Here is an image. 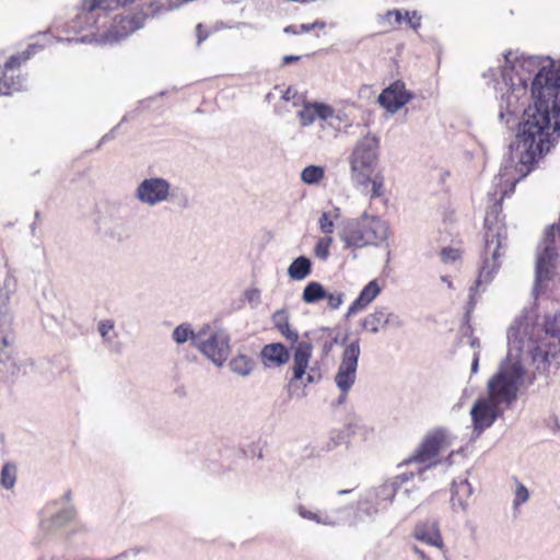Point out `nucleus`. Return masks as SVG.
<instances>
[{"mask_svg": "<svg viewBox=\"0 0 560 560\" xmlns=\"http://www.w3.org/2000/svg\"><path fill=\"white\" fill-rule=\"evenodd\" d=\"M483 78L494 83L495 98L502 104L516 105L529 93L533 105H560V62L549 56L508 50Z\"/></svg>", "mask_w": 560, "mask_h": 560, "instance_id": "nucleus-1", "label": "nucleus"}, {"mask_svg": "<svg viewBox=\"0 0 560 560\" xmlns=\"http://www.w3.org/2000/svg\"><path fill=\"white\" fill-rule=\"evenodd\" d=\"M158 0H83L62 32L80 35L56 37L59 43L113 45L141 28L155 12Z\"/></svg>", "mask_w": 560, "mask_h": 560, "instance_id": "nucleus-2", "label": "nucleus"}, {"mask_svg": "<svg viewBox=\"0 0 560 560\" xmlns=\"http://www.w3.org/2000/svg\"><path fill=\"white\" fill-rule=\"evenodd\" d=\"M509 354L515 349L525 352L524 361L532 369L528 382L537 375H548L552 366L560 364V313L539 317L534 310L523 312L508 330ZM516 354L515 361H522ZM512 360V357H510Z\"/></svg>", "mask_w": 560, "mask_h": 560, "instance_id": "nucleus-3", "label": "nucleus"}, {"mask_svg": "<svg viewBox=\"0 0 560 560\" xmlns=\"http://www.w3.org/2000/svg\"><path fill=\"white\" fill-rule=\"evenodd\" d=\"M559 132L560 107H525L515 139L520 162L534 165L555 145Z\"/></svg>", "mask_w": 560, "mask_h": 560, "instance_id": "nucleus-4", "label": "nucleus"}, {"mask_svg": "<svg viewBox=\"0 0 560 560\" xmlns=\"http://www.w3.org/2000/svg\"><path fill=\"white\" fill-rule=\"evenodd\" d=\"M378 161L380 139L370 133L355 143L348 158L353 186L370 199L381 198L386 191L385 177L381 171H377Z\"/></svg>", "mask_w": 560, "mask_h": 560, "instance_id": "nucleus-5", "label": "nucleus"}, {"mask_svg": "<svg viewBox=\"0 0 560 560\" xmlns=\"http://www.w3.org/2000/svg\"><path fill=\"white\" fill-rule=\"evenodd\" d=\"M508 360L501 364L499 371L488 381V398L499 406L509 407L516 398L520 385L526 376V371L520 361Z\"/></svg>", "mask_w": 560, "mask_h": 560, "instance_id": "nucleus-6", "label": "nucleus"}, {"mask_svg": "<svg viewBox=\"0 0 560 560\" xmlns=\"http://www.w3.org/2000/svg\"><path fill=\"white\" fill-rule=\"evenodd\" d=\"M388 228L377 217L364 215L358 222L346 229L342 241L348 247L362 248L378 245L387 238Z\"/></svg>", "mask_w": 560, "mask_h": 560, "instance_id": "nucleus-7", "label": "nucleus"}, {"mask_svg": "<svg viewBox=\"0 0 560 560\" xmlns=\"http://www.w3.org/2000/svg\"><path fill=\"white\" fill-rule=\"evenodd\" d=\"M451 445V441L446 432L442 429H436L429 432L415 452L406 458L402 464H419L422 472L440 463L439 456L442 452L446 451Z\"/></svg>", "mask_w": 560, "mask_h": 560, "instance_id": "nucleus-8", "label": "nucleus"}, {"mask_svg": "<svg viewBox=\"0 0 560 560\" xmlns=\"http://www.w3.org/2000/svg\"><path fill=\"white\" fill-rule=\"evenodd\" d=\"M503 197L489 207L485 218V255H491L493 264L498 261L502 241L506 237V225L502 209Z\"/></svg>", "mask_w": 560, "mask_h": 560, "instance_id": "nucleus-9", "label": "nucleus"}, {"mask_svg": "<svg viewBox=\"0 0 560 560\" xmlns=\"http://www.w3.org/2000/svg\"><path fill=\"white\" fill-rule=\"evenodd\" d=\"M25 62L21 54L12 55L0 68V96L12 95L26 89L27 78L20 73L19 68Z\"/></svg>", "mask_w": 560, "mask_h": 560, "instance_id": "nucleus-10", "label": "nucleus"}, {"mask_svg": "<svg viewBox=\"0 0 560 560\" xmlns=\"http://www.w3.org/2000/svg\"><path fill=\"white\" fill-rule=\"evenodd\" d=\"M312 355L313 346L311 342H298L293 352V376L291 382H303L304 385H307L317 383L322 378V374L319 372H316L314 368H312L310 372L306 374V370L308 369Z\"/></svg>", "mask_w": 560, "mask_h": 560, "instance_id": "nucleus-11", "label": "nucleus"}, {"mask_svg": "<svg viewBox=\"0 0 560 560\" xmlns=\"http://www.w3.org/2000/svg\"><path fill=\"white\" fill-rule=\"evenodd\" d=\"M360 355L359 341H353L348 345L342 353V360L339 365L338 372L335 376V382L342 394H347L355 382L358 359Z\"/></svg>", "mask_w": 560, "mask_h": 560, "instance_id": "nucleus-12", "label": "nucleus"}, {"mask_svg": "<svg viewBox=\"0 0 560 560\" xmlns=\"http://www.w3.org/2000/svg\"><path fill=\"white\" fill-rule=\"evenodd\" d=\"M170 184L163 178L144 179L137 188V197L148 205H155L167 199Z\"/></svg>", "mask_w": 560, "mask_h": 560, "instance_id": "nucleus-13", "label": "nucleus"}, {"mask_svg": "<svg viewBox=\"0 0 560 560\" xmlns=\"http://www.w3.org/2000/svg\"><path fill=\"white\" fill-rule=\"evenodd\" d=\"M470 413L475 429L485 430L491 427L500 415V406L489 398H479L474 404Z\"/></svg>", "mask_w": 560, "mask_h": 560, "instance_id": "nucleus-14", "label": "nucleus"}, {"mask_svg": "<svg viewBox=\"0 0 560 560\" xmlns=\"http://www.w3.org/2000/svg\"><path fill=\"white\" fill-rule=\"evenodd\" d=\"M198 349L218 365L226 360L230 351L228 338L212 334L206 341L196 342Z\"/></svg>", "mask_w": 560, "mask_h": 560, "instance_id": "nucleus-15", "label": "nucleus"}, {"mask_svg": "<svg viewBox=\"0 0 560 560\" xmlns=\"http://www.w3.org/2000/svg\"><path fill=\"white\" fill-rule=\"evenodd\" d=\"M398 316L382 307L366 315L362 320V328L369 332L375 334L387 326H400Z\"/></svg>", "mask_w": 560, "mask_h": 560, "instance_id": "nucleus-16", "label": "nucleus"}, {"mask_svg": "<svg viewBox=\"0 0 560 560\" xmlns=\"http://www.w3.org/2000/svg\"><path fill=\"white\" fill-rule=\"evenodd\" d=\"M412 100V93L407 91L405 83L395 81L377 96L378 105H407Z\"/></svg>", "mask_w": 560, "mask_h": 560, "instance_id": "nucleus-17", "label": "nucleus"}, {"mask_svg": "<svg viewBox=\"0 0 560 560\" xmlns=\"http://www.w3.org/2000/svg\"><path fill=\"white\" fill-rule=\"evenodd\" d=\"M557 257V249L555 244H545L539 252L536 261V279L541 282L550 278L555 260Z\"/></svg>", "mask_w": 560, "mask_h": 560, "instance_id": "nucleus-18", "label": "nucleus"}, {"mask_svg": "<svg viewBox=\"0 0 560 560\" xmlns=\"http://www.w3.org/2000/svg\"><path fill=\"white\" fill-rule=\"evenodd\" d=\"M260 359L266 368H278L289 361L290 353L282 343L273 342L262 347Z\"/></svg>", "mask_w": 560, "mask_h": 560, "instance_id": "nucleus-19", "label": "nucleus"}, {"mask_svg": "<svg viewBox=\"0 0 560 560\" xmlns=\"http://www.w3.org/2000/svg\"><path fill=\"white\" fill-rule=\"evenodd\" d=\"M381 293V287L377 280L370 281L360 292L359 296L349 306L348 314H357L365 310Z\"/></svg>", "mask_w": 560, "mask_h": 560, "instance_id": "nucleus-20", "label": "nucleus"}, {"mask_svg": "<svg viewBox=\"0 0 560 560\" xmlns=\"http://www.w3.org/2000/svg\"><path fill=\"white\" fill-rule=\"evenodd\" d=\"M413 536L417 540L430 546L442 548L443 539L435 524L420 523L415 527Z\"/></svg>", "mask_w": 560, "mask_h": 560, "instance_id": "nucleus-21", "label": "nucleus"}, {"mask_svg": "<svg viewBox=\"0 0 560 560\" xmlns=\"http://www.w3.org/2000/svg\"><path fill=\"white\" fill-rule=\"evenodd\" d=\"M412 472H405L397 475L392 480L384 482L378 489H377V498L384 501H387L388 503H392L395 494L405 482L411 480L413 478Z\"/></svg>", "mask_w": 560, "mask_h": 560, "instance_id": "nucleus-22", "label": "nucleus"}, {"mask_svg": "<svg viewBox=\"0 0 560 560\" xmlns=\"http://www.w3.org/2000/svg\"><path fill=\"white\" fill-rule=\"evenodd\" d=\"M272 323L275 328L288 341L295 343L299 339L296 330L291 328L289 314L285 310H280L273 313Z\"/></svg>", "mask_w": 560, "mask_h": 560, "instance_id": "nucleus-23", "label": "nucleus"}, {"mask_svg": "<svg viewBox=\"0 0 560 560\" xmlns=\"http://www.w3.org/2000/svg\"><path fill=\"white\" fill-rule=\"evenodd\" d=\"M312 271V262L305 256H300L293 260L288 269V273L293 280H303Z\"/></svg>", "mask_w": 560, "mask_h": 560, "instance_id": "nucleus-24", "label": "nucleus"}, {"mask_svg": "<svg viewBox=\"0 0 560 560\" xmlns=\"http://www.w3.org/2000/svg\"><path fill=\"white\" fill-rule=\"evenodd\" d=\"M254 366L253 359L245 354H238L230 361L231 370L241 376L249 375Z\"/></svg>", "mask_w": 560, "mask_h": 560, "instance_id": "nucleus-25", "label": "nucleus"}, {"mask_svg": "<svg viewBox=\"0 0 560 560\" xmlns=\"http://www.w3.org/2000/svg\"><path fill=\"white\" fill-rule=\"evenodd\" d=\"M326 296L324 287L316 281L310 282L303 291L302 299L307 304L316 303Z\"/></svg>", "mask_w": 560, "mask_h": 560, "instance_id": "nucleus-26", "label": "nucleus"}, {"mask_svg": "<svg viewBox=\"0 0 560 560\" xmlns=\"http://www.w3.org/2000/svg\"><path fill=\"white\" fill-rule=\"evenodd\" d=\"M464 254V249L462 247V242H458V246H444L440 250V259L444 265L454 264L456 261L462 260Z\"/></svg>", "mask_w": 560, "mask_h": 560, "instance_id": "nucleus-27", "label": "nucleus"}, {"mask_svg": "<svg viewBox=\"0 0 560 560\" xmlns=\"http://www.w3.org/2000/svg\"><path fill=\"white\" fill-rule=\"evenodd\" d=\"M325 176V171L322 166L310 165L306 166L301 174L303 183L314 185L319 183Z\"/></svg>", "mask_w": 560, "mask_h": 560, "instance_id": "nucleus-28", "label": "nucleus"}, {"mask_svg": "<svg viewBox=\"0 0 560 560\" xmlns=\"http://www.w3.org/2000/svg\"><path fill=\"white\" fill-rule=\"evenodd\" d=\"M13 359L12 339L9 334L0 332V363H8Z\"/></svg>", "mask_w": 560, "mask_h": 560, "instance_id": "nucleus-29", "label": "nucleus"}, {"mask_svg": "<svg viewBox=\"0 0 560 560\" xmlns=\"http://www.w3.org/2000/svg\"><path fill=\"white\" fill-rule=\"evenodd\" d=\"M16 480V467L11 463H7L3 465L1 470V486L5 489H11L14 487Z\"/></svg>", "mask_w": 560, "mask_h": 560, "instance_id": "nucleus-30", "label": "nucleus"}, {"mask_svg": "<svg viewBox=\"0 0 560 560\" xmlns=\"http://www.w3.org/2000/svg\"><path fill=\"white\" fill-rule=\"evenodd\" d=\"M173 339L177 343H184L188 339H191L194 342H196L195 334H194L192 329L190 328V325H188V324H182V325L177 326L173 331Z\"/></svg>", "mask_w": 560, "mask_h": 560, "instance_id": "nucleus-31", "label": "nucleus"}, {"mask_svg": "<svg viewBox=\"0 0 560 560\" xmlns=\"http://www.w3.org/2000/svg\"><path fill=\"white\" fill-rule=\"evenodd\" d=\"M332 244V236L325 235L320 237L315 246V254L322 259H326L329 256V248Z\"/></svg>", "mask_w": 560, "mask_h": 560, "instance_id": "nucleus-32", "label": "nucleus"}, {"mask_svg": "<svg viewBox=\"0 0 560 560\" xmlns=\"http://www.w3.org/2000/svg\"><path fill=\"white\" fill-rule=\"evenodd\" d=\"M282 98L285 102L293 101V105H299L300 102H302L301 105H326L323 102L302 100V96L298 95L296 91H294L292 88H289L285 91V93L282 95Z\"/></svg>", "mask_w": 560, "mask_h": 560, "instance_id": "nucleus-33", "label": "nucleus"}, {"mask_svg": "<svg viewBox=\"0 0 560 560\" xmlns=\"http://www.w3.org/2000/svg\"><path fill=\"white\" fill-rule=\"evenodd\" d=\"M319 229L325 235L331 236L334 233V220L329 212H323L318 220Z\"/></svg>", "mask_w": 560, "mask_h": 560, "instance_id": "nucleus-34", "label": "nucleus"}, {"mask_svg": "<svg viewBox=\"0 0 560 560\" xmlns=\"http://www.w3.org/2000/svg\"><path fill=\"white\" fill-rule=\"evenodd\" d=\"M529 498V492L527 488L521 483L517 482L516 489H515V498H514V508L520 506L521 504L525 503Z\"/></svg>", "mask_w": 560, "mask_h": 560, "instance_id": "nucleus-35", "label": "nucleus"}, {"mask_svg": "<svg viewBox=\"0 0 560 560\" xmlns=\"http://www.w3.org/2000/svg\"><path fill=\"white\" fill-rule=\"evenodd\" d=\"M404 22L413 31H418L421 26V16L416 11H405Z\"/></svg>", "mask_w": 560, "mask_h": 560, "instance_id": "nucleus-36", "label": "nucleus"}, {"mask_svg": "<svg viewBox=\"0 0 560 560\" xmlns=\"http://www.w3.org/2000/svg\"><path fill=\"white\" fill-rule=\"evenodd\" d=\"M316 114L318 117L326 119L332 115V107H304V110L301 113V116H304L306 113Z\"/></svg>", "mask_w": 560, "mask_h": 560, "instance_id": "nucleus-37", "label": "nucleus"}, {"mask_svg": "<svg viewBox=\"0 0 560 560\" xmlns=\"http://www.w3.org/2000/svg\"><path fill=\"white\" fill-rule=\"evenodd\" d=\"M44 49V45L38 43H32L30 44L25 50L21 51L22 60H30L33 56H35L37 52L42 51Z\"/></svg>", "mask_w": 560, "mask_h": 560, "instance_id": "nucleus-38", "label": "nucleus"}, {"mask_svg": "<svg viewBox=\"0 0 560 560\" xmlns=\"http://www.w3.org/2000/svg\"><path fill=\"white\" fill-rule=\"evenodd\" d=\"M44 49V45L38 43H32L30 44L25 50L21 51L22 60H30L33 56H35L37 52L42 51Z\"/></svg>", "mask_w": 560, "mask_h": 560, "instance_id": "nucleus-39", "label": "nucleus"}, {"mask_svg": "<svg viewBox=\"0 0 560 560\" xmlns=\"http://www.w3.org/2000/svg\"><path fill=\"white\" fill-rule=\"evenodd\" d=\"M327 304L329 308L337 310L342 304V294L341 293H328L326 292Z\"/></svg>", "mask_w": 560, "mask_h": 560, "instance_id": "nucleus-40", "label": "nucleus"}, {"mask_svg": "<svg viewBox=\"0 0 560 560\" xmlns=\"http://www.w3.org/2000/svg\"><path fill=\"white\" fill-rule=\"evenodd\" d=\"M405 12L401 10H392L386 13V20L392 24H401L404 22Z\"/></svg>", "mask_w": 560, "mask_h": 560, "instance_id": "nucleus-41", "label": "nucleus"}, {"mask_svg": "<svg viewBox=\"0 0 560 560\" xmlns=\"http://www.w3.org/2000/svg\"><path fill=\"white\" fill-rule=\"evenodd\" d=\"M113 328L114 324L110 320H103L98 324V331L103 337H105Z\"/></svg>", "mask_w": 560, "mask_h": 560, "instance_id": "nucleus-42", "label": "nucleus"}, {"mask_svg": "<svg viewBox=\"0 0 560 560\" xmlns=\"http://www.w3.org/2000/svg\"><path fill=\"white\" fill-rule=\"evenodd\" d=\"M316 26L324 27V23L315 22V23H311V24H300L299 32H300V34L307 33V32H311L312 30H314Z\"/></svg>", "mask_w": 560, "mask_h": 560, "instance_id": "nucleus-43", "label": "nucleus"}, {"mask_svg": "<svg viewBox=\"0 0 560 560\" xmlns=\"http://www.w3.org/2000/svg\"><path fill=\"white\" fill-rule=\"evenodd\" d=\"M555 232H553V226H549L546 232H545V241H544V245L545 244H549L552 242V244H555Z\"/></svg>", "mask_w": 560, "mask_h": 560, "instance_id": "nucleus-44", "label": "nucleus"}, {"mask_svg": "<svg viewBox=\"0 0 560 560\" xmlns=\"http://www.w3.org/2000/svg\"><path fill=\"white\" fill-rule=\"evenodd\" d=\"M300 514L307 520L318 521L317 515L310 511H301Z\"/></svg>", "mask_w": 560, "mask_h": 560, "instance_id": "nucleus-45", "label": "nucleus"}, {"mask_svg": "<svg viewBox=\"0 0 560 560\" xmlns=\"http://www.w3.org/2000/svg\"><path fill=\"white\" fill-rule=\"evenodd\" d=\"M284 32L288 34L300 35L299 25H289L284 28Z\"/></svg>", "mask_w": 560, "mask_h": 560, "instance_id": "nucleus-46", "label": "nucleus"}, {"mask_svg": "<svg viewBox=\"0 0 560 560\" xmlns=\"http://www.w3.org/2000/svg\"><path fill=\"white\" fill-rule=\"evenodd\" d=\"M299 59H300V56L288 55V56L283 57V63L289 65L291 62L298 61Z\"/></svg>", "mask_w": 560, "mask_h": 560, "instance_id": "nucleus-47", "label": "nucleus"}, {"mask_svg": "<svg viewBox=\"0 0 560 560\" xmlns=\"http://www.w3.org/2000/svg\"><path fill=\"white\" fill-rule=\"evenodd\" d=\"M513 115H514V114L510 110V107H506V113H504V112H500V118H501V119H504V118H505V116H508V118H506V120H505V122H506V124H510V122H511L510 117H511V116H513Z\"/></svg>", "mask_w": 560, "mask_h": 560, "instance_id": "nucleus-48", "label": "nucleus"}, {"mask_svg": "<svg viewBox=\"0 0 560 560\" xmlns=\"http://www.w3.org/2000/svg\"><path fill=\"white\" fill-rule=\"evenodd\" d=\"M197 36H198V44H201L207 38V35H203L201 33V24L197 25Z\"/></svg>", "mask_w": 560, "mask_h": 560, "instance_id": "nucleus-49", "label": "nucleus"}, {"mask_svg": "<svg viewBox=\"0 0 560 560\" xmlns=\"http://www.w3.org/2000/svg\"><path fill=\"white\" fill-rule=\"evenodd\" d=\"M370 94H372V90H371V88H370V86H363V88L360 90V96H361V97H364V96L369 97V96H370Z\"/></svg>", "mask_w": 560, "mask_h": 560, "instance_id": "nucleus-50", "label": "nucleus"}, {"mask_svg": "<svg viewBox=\"0 0 560 560\" xmlns=\"http://www.w3.org/2000/svg\"><path fill=\"white\" fill-rule=\"evenodd\" d=\"M413 551L422 559V560H427V556L425 553L420 550L418 547H413Z\"/></svg>", "mask_w": 560, "mask_h": 560, "instance_id": "nucleus-51", "label": "nucleus"}, {"mask_svg": "<svg viewBox=\"0 0 560 560\" xmlns=\"http://www.w3.org/2000/svg\"><path fill=\"white\" fill-rule=\"evenodd\" d=\"M386 108L388 109V112H389L390 114H395V113H396L400 107L395 106V107H386Z\"/></svg>", "mask_w": 560, "mask_h": 560, "instance_id": "nucleus-52", "label": "nucleus"}, {"mask_svg": "<svg viewBox=\"0 0 560 560\" xmlns=\"http://www.w3.org/2000/svg\"><path fill=\"white\" fill-rule=\"evenodd\" d=\"M442 280H443L444 282H446V284L448 285V288H452V287H453L452 281L447 280L445 277H443V278H442Z\"/></svg>", "mask_w": 560, "mask_h": 560, "instance_id": "nucleus-53", "label": "nucleus"}, {"mask_svg": "<svg viewBox=\"0 0 560 560\" xmlns=\"http://www.w3.org/2000/svg\"><path fill=\"white\" fill-rule=\"evenodd\" d=\"M477 366H478V359H475V361L472 363V370L476 371Z\"/></svg>", "mask_w": 560, "mask_h": 560, "instance_id": "nucleus-54", "label": "nucleus"}, {"mask_svg": "<svg viewBox=\"0 0 560 560\" xmlns=\"http://www.w3.org/2000/svg\"><path fill=\"white\" fill-rule=\"evenodd\" d=\"M52 26L56 28V30H60V25L57 21L54 22Z\"/></svg>", "mask_w": 560, "mask_h": 560, "instance_id": "nucleus-55", "label": "nucleus"}, {"mask_svg": "<svg viewBox=\"0 0 560 560\" xmlns=\"http://www.w3.org/2000/svg\"><path fill=\"white\" fill-rule=\"evenodd\" d=\"M48 32H49V31H46V32L39 33V35L45 36V35H47V34H48Z\"/></svg>", "mask_w": 560, "mask_h": 560, "instance_id": "nucleus-56", "label": "nucleus"}, {"mask_svg": "<svg viewBox=\"0 0 560 560\" xmlns=\"http://www.w3.org/2000/svg\"><path fill=\"white\" fill-rule=\"evenodd\" d=\"M348 491L347 490H340L339 493H347Z\"/></svg>", "mask_w": 560, "mask_h": 560, "instance_id": "nucleus-57", "label": "nucleus"}]
</instances>
